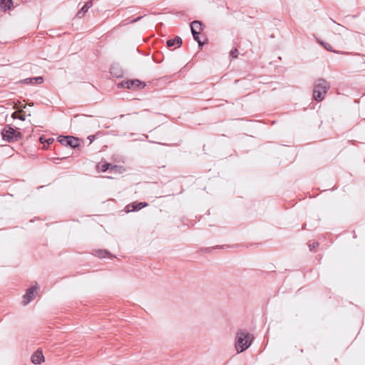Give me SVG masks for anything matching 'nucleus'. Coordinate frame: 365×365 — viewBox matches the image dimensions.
<instances>
[{
    "mask_svg": "<svg viewBox=\"0 0 365 365\" xmlns=\"http://www.w3.org/2000/svg\"><path fill=\"white\" fill-rule=\"evenodd\" d=\"M190 29L194 39L198 42L199 46H202V43L200 40L199 32L197 31V30L200 31L202 29V24L200 21H194L190 24Z\"/></svg>",
    "mask_w": 365,
    "mask_h": 365,
    "instance_id": "obj_5",
    "label": "nucleus"
},
{
    "mask_svg": "<svg viewBox=\"0 0 365 365\" xmlns=\"http://www.w3.org/2000/svg\"><path fill=\"white\" fill-rule=\"evenodd\" d=\"M11 117L14 119L18 118L21 120H25V117L24 115H19L17 112H14L12 113Z\"/></svg>",
    "mask_w": 365,
    "mask_h": 365,
    "instance_id": "obj_17",
    "label": "nucleus"
},
{
    "mask_svg": "<svg viewBox=\"0 0 365 365\" xmlns=\"http://www.w3.org/2000/svg\"><path fill=\"white\" fill-rule=\"evenodd\" d=\"M31 359L33 364H40L41 362L44 361V356L41 351L37 350L32 354Z\"/></svg>",
    "mask_w": 365,
    "mask_h": 365,
    "instance_id": "obj_8",
    "label": "nucleus"
},
{
    "mask_svg": "<svg viewBox=\"0 0 365 365\" xmlns=\"http://www.w3.org/2000/svg\"><path fill=\"white\" fill-rule=\"evenodd\" d=\"M53 138H48L45 140L48 145L51 144L53 142Z\"/></svg>",
    "mask_w": 365,
    "mask_h": 365,
    "instance_id": "obj_21",
    "label": "nucleus"
},
{
    "mask_svg": "<svg viewBox=\"0 0 365 365\" xmlns=\"http://www.w3.org/2000/svg\"><path fill=\"white\" fill-rule=\"evenodd\" d=\"M93 6V0H90L85 4V5L81 8V9L78 12L77 17L82 18L84 16L85 14L88 11V10Z\"/></svg>",
    "mask_w": 365,
    "mask_h": 365,
    "instance_id": "obj_9",
    "label": "nucleus"
},
{
    "mask_svg": "<svg viewBox=\"0 0 365 365\" xmlns=\"http://www.w3.org/2000/svg\"><path fill=\"white\" fill-rule=\"evenodd\" d=\"M253 336L245 331H240L237 334V341L235 348L237 353H241L246 350L251 345Z\"/></svg>",
    "mask_w": 365,
    "mask_h": 365,
    "instance_id": "obj_2",
    "label": "nucleus"
},
{
    "mask_svg": "<svg viewBox=\"0 0 365 365\" xmlns=\"http://www.w3.org/2000/svg\"><path fill=\"white\" fill-rule=\"evenodd\" d=\"M38 289L39 287L38 285H35L29 288L26 294L24 295L23 304L26 305L31 302L34 299Z\"/></svg>",
    "mask_w": 365,
    "mask_h": 365,
    "instance_id": "obj_4",
    "label": "nucleus"
},
{
    "mask_svg": "<svg viewBox=\"0 0 365 365\" xmlns=\"http://www.w3.org/2000/svg\"><path fill=\"white\" fill-rule=\"evenodd\" d=\"M70 136H60L58 138V141L64 145H67L66 142L69 140Z\"/></svg>",
    "mask_w": 365,
    "mask_h": 365,
    "instance_id": "obj_16",
    "label": "nucleus"
},
{
    "mask_svg": "<svg viewBox=\"0 0 365 365\" xmlns=\"http://www.w3.org/2000/svg\"><path fill=\"white\" fill-rule=\"evenodd\" d=\"M182 44V39L179 36H176L174 39H169L167 41V46L172 47L176 46V47L180 46Z\"/></svg>",
    "mask_w": 365,
    "mask_h": 365,
    "instance_id": "obj_12",
    "label": "nucleus"
},
{
    "mask_svg": "<svg viewBox=\"0 0 365 365\" xmlns=\"http://www.w3.org/2000/svg\"><path fill=\"white\" fill-rule=\"evenodd\" d=\"M2 136L4 140H7L9 142L10 141H14L18 140L21 138V133L16 130H14L11 127H6L5 128L2 133Z\"/></svg>",
    "mask_w": 365,
    "mask_h": 365,
    "instance_id": "obj_3",
    "label": "nucleus"
},
{
    "mask_svg": "<svg viewBox=\"0 0 365 365\" xmlns=\"http://www.w3.org/2000/svg\"><path fill=\"white\" fill-rule=\"evenodd\" d=\"M230 54L231 56L233 57V58H237V54H238V51L237 48H235L233 50L231 51L230 52Z\"/></svg>",
    "mask_w": 365,
    "mask_h": 365,
    "instance_id": "obj_20",
    "label": "nucleus"
},
{
    "mask_svg": "<svg viewBox=\"0 0 365 365\" xmlns=\"http://www.w3.org/2000/svg\"><path fill=\"white\" fill-rule=\"evenodd\" d=\"M320 43L326 48L327 51H331V46L328 43H324L322 41H320Z\"/></svg>",
    "mask_w": 365,
    "mask_h": 365,
    "instance_id": "obj_18",
    "label": "nucleus"
},
{
    "mask_svg": "<svg viewBox=\"0 0 365 365\" xmlns=\"http://www.w3.org/2000/svg\"><path fill=\"white\" fill-rule=\"evenodd\" d=\"M66 143L67 145H70L72 148H76L78 146V139L72 136L69 137V140L66 142Z\"/></svg>",
    "mask_w": 365,
    "mask_h": 365,
    "instance_id": "obj_14",
    "label": "nucleus"
},
{
    "mask_svg": "<svg viewBox=\"0 0 365 365\" xmlns=\"http://www.w3.org/2000/svg\"><path fill=\"white\" fill-rule=\"evenodd\" d=\"M109 253L106 250H98L96 252V255L99 258H105L108 256Z\"/></svg>",
    "mask_w": 365,
    "mask_h": 365,
    "instance_id": "obj_15",
    "label": "nucleus"
},
{
    "mask_svg": "<svg viewBox=\"0 0 365 365\" xmlns=\"http://www.w3.org/2000/svg\"><path fill=\"white\" fill-rule=\"evenodd\" d=\"M24 82L26 84H41L43 82V78L41 76L28 78L24 79Z\"/></svg>",
    "mask_w": 365,
    "mask_h": 365,
    "instance_id": "obj_10",
    "label": "nucleus"
},
{
    "mask_svg": "<svg viewBox=\"0 0 365 365\" xmlns=\"http://www.w3.org/2000/svg\"><path fill=\"white\" fill-rule=\"evenodd\" d=\"M148 205L146 202H135L132 204H129L126 206V212H132V211H137L140 210L143 207H147Z\"/></svg>",
    "mask_w": 365,
    "mask_h": 365,
    "instance_id": "obj_7",
    "label": "nucleus"
},
{
    "mask_svg": "<svg viewBox=\"0 0 365 365\" xmlns=\"http://www.w3.org/2000/svg\"><path fill=\"white\" fill-rule=\"evenodd\" d=\"M13 5L12 0H0V8L4 11L9 10Z\"/></svg>",
    "mask_w": 365,
    "mask_h": 365,
    "instance_id": "obj_11",
    "label": "nucleus"
},
{
    "mask_svg": "<svg viewBox=\"0 0 365 365\" xmlns=\"http://www.w3.org/2000/svg\"><path fill=\"white\" fill-rule=\"evenodd\" d=\"M45 140H46V139H45V138H44V137H43V136L40 137V138H39V141H40L42 144H43L44 143H46Z\"/></svg>",
    "mask_w": 365,
    "mask_h": 365,
    "instance_id": "obj_22",
    "label": "nucleus"
},
{
    "mask_svg": "<svg viewBox=\"0 0 365 365\" xmlns=\"http://www.w3.org/2000/svg\"><path fill=\"white\" fill-rule=\"evenodd\" d=\"M110 167H111V169H116L117 168L116 166H111L110 164L106 163H98L97 165V166H96L98 170H101V171H103V172H105L107 170H108L110 168Z\"/></svg>",
    "mask_w": 365,
    "mask_h": 365,
    "instance_id": "obj_13",
    "label": "nucleus"
},
{
    "mask_svg": "<svg viewBox=\"0 0 365 365\" xmlns=\"http://www.w3.org/2000/svg\"><path fill=\"white\" fill-rule=\"evenodd\" d=\"M119 86H120L121 87H123V88L130 89V88H138L140 86L142 88H143L145 85L140 81L135 79V80L123 81L120 84H119Z\"/></svg>",
    "mask_w": 365,
    "mask_h": 365,
    "instance_id": "obj_6",
    "label": "nucleus"
},
{
    "mask_svg": "<svg viewBox=\"0 0 365 365\" xmlns=\"http://www.w3.org/2000/svg\"><path fill=\"white\" fill-rule=\"evenodd\" d=\"M330 88L328 81L323 78L317 79L314 85L313 97L315 101H322Z\"/></svg>",
    "mask_w": 365,
    "mask_h": 365,
    "instance_id": "obj_1",
    "label": "nucleus"
},
{
    "mask_svg": "<svg viewBox=\"0 0 365 365\" xmlns=\"http://www.w3.org/2000/svg\"><path fill=\"white\" fill-rule=\"evenodd\" d=\"M318 246V242H312L309 243V247L311 251L314 250Z\"/></svg>",
    "mask_w": 365,
    "mask_h": 365,
    "instance_id": "obj_19",
    "label": "nucleus"
}]
</instances>
